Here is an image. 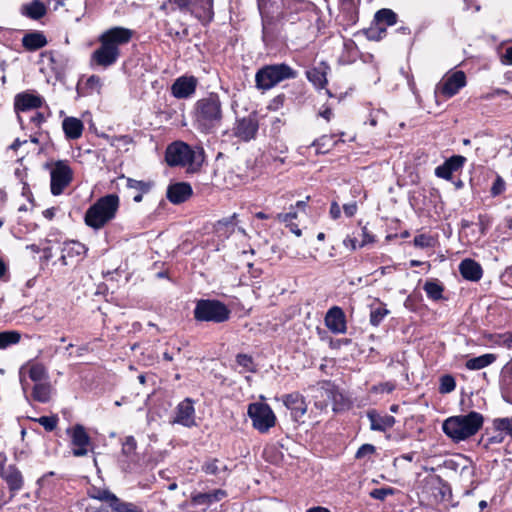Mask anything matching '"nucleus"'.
<instances>
[{
  "label": "nucleus",
  "instance_id": "1",
  "mask_svg": "<svg viewBox=\"0 0 512 512\" xmlns=\"http://www.w3.org/2000/svg\"><path fill=\"white\" fill-rule=\"evenodd\" d=\"M195 124L201 133L215 132L223 118L222 103L217 93H210L195 103Z\"/></svg>",
  "mask_w": 512,
  "mask_h": 512
},
{
  "label": "nucleus",
  "instance_id": "2",
  "mask_svg": "<svg viewBox=\"0 0 512 512\" xmlns=\"http://www.w3.org/2000/svg\"><path fill=\"white\" fill-rule=\"evenodd\" d=\"M483 416L475 411L466 415L451 416L442 424V430L450 439L458 443L475 435L483 425Z\"/></svg>",
  "mask_w": 512,
  "mask_h": 512
},
{
  "label": "nucleus",
  "instance_id": "3",
  "mask_svg": "<svg viewBox=\"0 0 512 512\" xmlns=\"http://www.w3.org/2000/svg\"><path fill=\"white\" fill-rule=\"evenodd\" d=\"M118 207L119 197L116 194L99 198L87 209L84 217L85 224L96 230L101 229L115 217Z\"/></svg>",
  "mask_w": 512,
  "mask_h": 512
},
{
  "label": "nucleus",
  "instance_id": "4",
  "mask_svg": "<svg viewBox=\"0 0 512 512\" xmlns=\"http://www.w3.org/2000/svg\"><path fill=\"white\" fill-rule=\"evenodd\" d=\"M297 72L288 64L265 65L255 74V86L259 90H270L280 82L294 79Z\"/></svg>",
  "mask_w": 512,
  "mask_h": 512
},
{
  "label": "nucleus",
  "instance_id": "5",
  "mask_svg": "<svg viewBox=\"0 0 512 512\" xmlns=\"http://www.w3.org/2000/svg\"><path fill=\"white\" fill-rule=\"evenodd\" d=\"M230 310L219 300L200 299L194 309V318L201 322L223 323L230 318Z\"/></svg>",
  "mask_w": 512,
  "mask_h": 512
},
{
  "label": "nucleus",
  "instance_id": "6",
  "mask_svg": "<svg viewBox=\"0 0 512 512\" xmlns=\"http://www.w3.org/2000/svg\"><path fill=\"white\" fill-rule=\"evenodd\" d=\"M214 0H169L175 8L183 13H189L201 23L208 24L214 18Z\"/></svg>",
  "mask_w": 512,
  "mask_h": 512
},
{
  "label": "nucleus",
  "instance_id": "7",
  "mask_svg": "<svg viewBox=\"0 0 512 512\" xmlns=\"http://www.w3.org/2000/svg\"><path fill=\"white\" fill-rule=\"evenodd\" d=\"M200 156V153L197 155L188 144L181 141L170 144L165 153L166 162L171 167L192 165Z\"/></svg>",
  "mask_w": 512,
  "mask_h": 512
},
{
  "label": "nucleus",
  "instance_id": "8",
  "mask_svg": "<svg viewBox=\"0 0 512 512\" xmlns=\"http://www.w3.org/2000/svg\"><path fill=\"white\" fill-rule=\"evenodd\" d=\"M51 177V193L58 196L63 193L64 189L71 183L73 179V171L68 161L58 160L50 164Z\"/></svg>",
  "mask_w": 512,
  "mask_h": 512
},
{
  "label": "nucleus",
  "instance_id": "9",
  "mask_svg": "<svg viewBox=\"0 0 512 512\" xmlns=\"http://www.w3.org/2000/svg\"><path fill=\"white\" fill-rule=\"evenodd\" d=\"M247 413L252 420L253 427L261 433L267 432L275 425L276 416L268 404L251 403Z\"/></svg>",
  "mask_w": 512,
  "mask_h": 512
},
{
  "label": "nucleus",
  "instance_id": "10",
  "mask_svg": "<svg viewBox=\"0 0 512 512\" xmlns=\"http://www.w3.org/2000/svg\"><path fill=\"white\" fill-rule=\"evenodd\" d=\"M66 432L71 438V444L73 446L72 454L75 457L86 456L89 452L91 439L84 426L76 424L73 427L68 428Z\"/></svg>",
  "mask_w": 512,
  "mask_h": 512
},
{
  "label": "nucleus",
  "instance_id": "11",
  "mask_svg": "<svg viewBox=\"0 0 512 512\" xmlns=\"http://www.w3.org/2000/svg\"><path fill=\"white\" fill-rule=\"evenodd\" d=\"M99 43L100 46L91 54L90 66L106 69L117 62L120 57V49L109 47L103 42Z\"/></svg>",
  "mask_w": 512,
  "mask_h": 512
},
{
  "label": "nucleus",
  "instance_id": "12",
  "mask_svg": "<svg viewBox=\"0 0 512 512\" xmlns=\"http://www.w3.org/2000/svg\"><path fill=\"white\" fill-rule=\"evenodd\" d=\"M466 85V76L463 71H456L443 78L436 86L435 94H442L446 98L456 95Z\"/></svg>",
  "mask_w": 512,
  "mask_h": 512
},
{
  "label": "nucleus",
  "instance_id": "13",
  "mask_svg": "<svg viewBox=\"0 0 512 512\" xmlns=\"http://www.w3.org/2000/svg\"><path fill=\"white\" fill-rule=\"evenodd\" d=\"M133 30L115 26L104 31L98 38L99 42H103L109 47L119 49L120 45L129 43L133 37Z\"/></svg>",
  "mask_w": 512,
  "mask_h": 512
},
{
  "label": "nucleus",
  "instance_id": "14",
  "mask_svg": "<svg viewBox=\"0 0 512 512\" xmlns=\"http://www.w3.org/2000/svg\"><path fill=\"white\" fill-rule=\"evenodd\" d=\"M310 389L316 392L313 396L315 398V406L320 409L326 408L332 401L336 402L337 396H339L337 387L327 380L318 382L316 386H311Z\"/></svg>",
  "mask_w": 512,
  "mask_h": 512
},
{
  "label": "nucleus",
  "instance_id": "15",
  "mask_svg": "<svg viewBox=\"0 0 512 512\" xmlns=\"http://www.w3.org/2000/svg\"><path fill=\"white\" fill-rule=\"evenodd\" d=\"M259 124L254 116L237 119L232 129L233 136L241 141L248 142L256 137Z\"/></svg>",
  "mask_w": 512,
  "mask_h": 512
},
{
  "label": "nucleus",
  "instance_id": "16",
  "mask_svg": "<svg viewBox=\"0 0 512 512\" xmlns=\"http://www.w3.org/2000/svg\"><path fill=\"white\" fill-rule=\"evenodd\" d=\"M44 100L41 96L29 93L22 92L15 96L14 99V109L19 114L20 112H26L30 110H35L40 108L43 104ZM20 125H23V119L20 115L17 116Z\"/></svg>",
  "mask_w": 512,
  "mask_h": 512
},
{
  "label": "nucleus",
  "instance_id": "17",
  "mask_svg": "<svg viewBox=\"0 0 512 512\" xmlns=\"http://www.w3.org/2000/svg\"><path fill=\"white\" fill-rule=\"evenodd\" d=\"M282 402L291 411V416L295 421H299L307 412V403L299 392L283 395Z\"/></svg>",
  "mask_w": 512,
  "mask_h": 512
},
{
  "label": "nucleus",
  "instance_id": "18",
  "mask_svg": "<svg viewBox=\"0 0 512 512\" xmlns=\"http://www.w3.org/2000/svg\"><path fill=\"white\" fill-rule=\"evenodd\" d=\"M173 422L188 428L196 424L194 403L190 398L184 399L177 405Z\"/></svg>",
  "mask_w": 512,
  "mask_h": 512
},
{
  "label": "nucleus",
  "instance_id": "19",
  "mask_svg": "<svg viewBox=\"0 0 512 512\" xmlns=\"http://www.w3.org/2000/svg\"><path fill=\"white\" fill-rule=\"evenodd\" d=\"M197 80L193 76L177 78L171 86V93L177 99H186L196 91Z\"/></svg>",
  "mask_w": 512,
  "mask_h": 512
},
{
  "label": "nucleus",
  "instance_id": "20",
  "mask_svg": "<svg viewBox=\"0 0 512 512\" xmlns=\"http://www.w3.org/2000/svg\"><path fill=\"white\" fill-rule=\"evenodd\" d=\"M325 325L332 333L344 334L347 326L343 310L338 306L330 308L325 316Z\"/></svg>",
  "mask_w": 512,
  "mask_h": 512
},
{
  "label": "nucleus",
  "instance_id": "21",
  "mask_svg": "<svg viewBox=\"0 0 512 512\" xmlns=\"http://www.w3.org/2000/svg\"><path fill=\"white\" fill-rule=\"evenodd\" d=\"M465 162L466 158L464 156L454 155L448 158L442 165L435 168V175L438 178L450 180L452 174L462 168Z\"/></svg>",
  "mask_w": 512,
  "mask_h": 512
},
{
  "label": "nucleus",
  "instance_id": "22",
  "mask_svg": "<svg viewBox=\"0 0 512 512\" xmlns=\"http://www.w3.org/2000/svg\"><path fill=\"white\" fill-rule=\"evenodd\" d=\"M167 198L173 204L185 202L192 195V188L186 182H178L168 186Z\"/></svg>",
  "mask_w": 512,
  "mask_h": 512
},
{
  "label": "nucleus",
  "instance_id": "23",
  "mask_svg": "<svg viewBox=\"0 0 512 512\" xmlns=\"http://www.w3.org/2000/svg\"><path fill=\"white\" fill-rule=\"evenodd\" d=\"M0 476L5 480L11 492L16 493L23 488L22 473L15 465H9L0 471Z\"/></svg>",
  "mask_w": 512,
  "mask_h": 512
},
{
  "label": "nucleus",
  "instance_id": "24",
  "mask_svg": "<svg viewBox=\"0 0 512 512\" xmlns=\"http://www.w3.org/2000/svg\"><path fill=\"white\" fill-rule=\"evenodd\" d=\"M461 276L472 282H477L482 278L483 270L481 265L473 259L466 258L459 264Z\"/></svg>",
  "mask_w": 512,
  "mask_h": 512
},
{
  "label": "nucleus",
  "instance_id": "25",
  "mask_svg": "<svg viewBox=\"0 0 512 512\" xmlns=\"http://www.w3.org/2000/svg\"><path fill=\"white\" fill-rule=\"evenodd\" d=\"M121 179L125 180L126 188L131 192L133 201L136 203L141 202L143 195L148 193L151 189V183L149 182L139 181L125 176H122Z\"/></svg>",
  "mask_w": 512,
  "mask_h": 512
},
{
  "label": "nucleus",
  "instance_id": "26",
  "mask_svg": "<svg viewBox=\"0 0 512 512\" xmlns=\"http://www.w3.org/2000/svg\"><path fill=\"white\" fill-rule=\"evenodd\" d=\"M201 470L207 475H213L217 477L219 480H224L228 475L227 465L217 458L207 459L202 464Z\"/></svg>",
  "mask_w": 512,
  "mask_h": 512
},
{
  "label": "nucleus",
  "instance_id": "27",
  "mask_svg": "<svg viewBox=\"0 0 512 512\" xmlns=\"http://www.w3.org/2000/svg\"><path fill=\"white\" fill-rule=\"evenodd\" d=\"M370 420V428L373 431L384 432L394 426L396 420L391 415H380L376 411H369L367 414Z\"/></svg>",
  "mask_w": 512,
  "mask_h": 512
},
{
  "label": "nucleus",
  "instance_id": "28",
  "mask_svg": "<svg viewBox=\"0 0 512 512\" xmlns=\"http://www.w3.org/2000/svg\"><path fill=\"white\" fill-rule=\"evenodd\" d=\"M87 249L84 244L78 241H68L63 244L60 261L62 265H68L69 259L84 255Z\"/></svg>",
  "mask_w": 512,
  "mask_h": 512
},
{
  "label": "nucleus",
  "instance_id": "29",
  "mask_svg": "<svg viewBox=\"0 0 512 512\" xmlns=\"http://www.w3.org/2000/svg\"><path fill=\"white\" fill-rule=\"evenodd\" d=\"M62 128L67 139L76 140L82 136L84 124L76 117H66L62 121Z\"/></svg>",
  "mask_w": 512,
  "mask_h": 512
},
{
  "label": "nucleus",
  "instance_id": "30",
  "mask_svg": "<svg viewBox=\"0 0 512 512\" xmlns=\"http://www.w3.org/2000/svg\"><path fill=\"white\" fill-rule=\"evenodd\" d=\"M46 44V36L40 31L26 33L22 38V45L28 51H36L46 46Z\"/></svg>",
  "mask_w": 512,
  "mask_h": 512
},
{
  "label": "nucleus",
  "instance_id": "31",
  "mask_svg": "<svg viewBox=\"0 0 512 512\" xmlns=\"http://www.w3.org/2000/svg\"><path fill=\"white\" fill-rule=\"evenodd\" d=\"M227 493L225 490L216 489L212 492L197 493L192 495V502L195 505H210L225 498Z\"/></svg>",
  "mask_w": 512,
  "mask_h": 512
},
{
  "label": "nucleus",
  "instance_id": "32",
  "mask_svg": "<svg viewBox=\"0 0 512 512\" xmlns=\"http://www.w3.org/2000/svg\"><path fill=\"white\" fill-rule=\"evenodd\" d=\"M25 368H28L29 378L33 382L39 383V382L48 381V378H49L48 371L42 363L29 362L26 366L21 368L20 374H22V371Z\"/></svg>",
  "mask_w": 512,
  "mask_h": 512
},
{
  "label": "nucleus",
  "instance_id": "33",
  "mask_svg": "<svg viewBox=\"0 0 512 512\" xmlns=\"http://www.w3.org/2000/svg\"><path fill=\"white\" fill-rule=\"evenodd\" d=\"M47 8L40 0H33L22 6V13L30 19L38 20L45 16Z\"/></svg>",
  "mask_w": 512,
  "mask_h": 512
},
{
  "label": "nucleus",
  "instance_id": "34",
  "mask_svg": "<svg viewBox=\"0 0 512 512\" xmlns=\"http://www.w3.org/2000/svg\"><path fill=\"white\" fill-rule=\"evenodd\" d=\"M52 386L48 381L35 383L32 391L33 400L47 403L51 398Z\"/></svg>",
  "mask_w": 512,
  "mask_h": 512
},
{
  "label": "nucleus",
  "instance_id": "35",
  "mask_svg": "<svg viewBox=\"0 0 512 512\" xmlns=\"http://www.w3.org/2000/svg\"><path fill=\"white\" fill-rule=\"evenodd\" d=\"M495 360V354L487 353L467 360L465 363V367L468 370H480L491 365L492 363L495 362Z\"/></svg>",
  "mask_w": 512,
  "mask_h": 512
},
{
  "label": "nucleus",
  "instance_id": "36",
  "mask_svg": "<svg viewBox=\"0 0 512 512\" xmlns=\"http://www.w3.org/2000/svg\"><path fill=\"white\" fill-rule=\"evenodd\" d=\"M429 299L438 301L443 298V286L436 281H427L423 287Z\"/></svg>",
  "mask_w": 512,
  "mask_h": 512
},
{
  "label": "nucleus",
  "instance_id": "37",
  "mask_svg": "<svg viewBox=\"0 0 512 512\" xmlns=\"http://www.w3.org/2000/svg\"><path fill=\"white\" fill-rule=\"evenodd\" d=\"M307 78L317 88H323L327 84L326 72L321 68H313L307 72Z\"/></svg>",
  "mask_w": 512,
  "mask_h": 512
},
{
  "label": "nucleus",
  "instance_id": "38",
  "mask_svg": "<svg viewBox=\"0 0 512 512\" xmlns=\"http://www.w3.org/2000/svg\"><path fill=\"white\" fill-rule=\"evenodd\" d=\"M21 339V334L18 331H3L0 332V349L17 344Z\"/></svg>",
  "mask_w": 512,
  "mask_h": 512
},
{
  "label": "nucleus",
  "instance_id": "39",
  "mask_svg": "<svg viewBox=\"0 0 512 512\" xmlns=\"http://www.w3.org/2000/svg\"><path fill=\"white\" fill-rule=\"evenodd\" d=\"M375 20L378 23H385L388 26H393L397 23V14L391 9H380L375 14Z\"/></svg>",
  "mask_w": 512,
  "mask_h": 512
},
{
  "label": "nucleus",
  "instance_id": "40",
  "mask_svg": "<svg viewBox=\"0 0 512 512\" xmlns=\"http://www.w3.org/2000/svg\"><path fill=\"white\" fill-rule=\"evenodd\" d=\"M102 80L97 75H91L87 78L86 82L84 83L83 89H85V93L88 95L91 94H100L102 89Z\"/></svg>",
  "mask_w": 512,
  "mask_h": 512
},
{
  "label": "nucleus",
  "instance_id": "41",
  "mask_svg": "<svg viewBox=\"0 0 512 512\" xmlns=\"http://www.w3.org/2000/svg\"><path fill=\"white\" fill-rule=\"evenodd\" d=\"M236 363L242 368L240 372L255 373L257 371L253 358L248 354H237Z\"/></svg>",
  "mask_w": 512,
  "mask_h": 512
},
{
  "label": "nucleus",
  "instance_id": "42",
  "mask_svg": "<svg viewBox=\"0 0 512 512\" xmlns=\"http://www.w3.org/2000/svg\"><path fill=\"white\" fill-rule=\"evenodd\" d=\"M335 144L333 137L324 135L318 139H316L312 146L316 148L317 154H323L329 151V149Z\"/></svg>",
  "mask_w": 512,
  "mask_h": 512
},
{
  "label": "nucleus",
  "instance_id": "43",
  "mask_svg": "<svg viewBox=\"0 0 512 512\" xmlns=\"http://www.w3.org/2000/svg\"><path fill=\"white\" fill-rule=\"evenodd\" d=\"M492 426L494 430L505 431V434L512 437V416L495 418L492 422Z\"/></svg>",
  "mask_w": 512,
  "mask_h": 512
},
{
  "label": "nucleus",
  "instance_id": "44",
  "mask_svg": "<svg viewBox=\"0 0 512 512\" xmlns=\"http://www.w3.org/2000/svg\"><path fill=\"white\" fill-rule=\"evenodd\" d=\"M388 314L389 310L386 309L384 305L372 308L370 312V324L378 326Z\"/></svg>",
  "mask_w": 512,
  "mask_h": 512
},
{
  "label": "nucleus",
  "instance_id": "45",
  "mask_svg": "<svg viewBox=\"0 0 512 512\" xmlns=\"http://www.w3.org/2000/svg\"><path fill=\"white\" fill-rule=\"evenodd\" d=\"M463 461L465 462V464L461 465L458 462L450 460V461L446 462V466L450 469H454L455 471H457L458 467L461 466V469L459 472L460 476H462V477L472 476L474 473V468L470 464H467L466 459H463Z\"/></svg>",
  "mask_w": 512,
  "mask_h": 512
},
{
  "label": "nucleus",
  "instance_id": "46",
  "mask_svg": "<svg viewBox=\"0 0 512 512\" xmlns=\"http://www.w3.org/2000/svg\"><path fill=\"white\" fill-rule=\"evenodd\" d=\"M456 387L455 379L451 375H443L440 378L439 391L446 394L452 392Z\"/></svg>",
  "mask_w": 512,
  "mask_h": 512
},
{
  "label": "nucleus",
  "instance_id": "47",
  "mask_svg": "<svg viewBox=\"0 0 512 512\" xmlns=\"http://www.w3.org/2000/svg\"><path fill=\"white\" fill-rule=\"evenodd\" d=\"M39 424L43 426L46 431H53L57 427V416H42L38 420Z\"/></svg>",
  "mask_w": 512,
  "mask_h": 512
},
{
  "label": "nucleus",
  "instance_id": "48",
  "mask_svg": "<svg viewBox=\"0 0 512 512\" xmlns=\"http://www.w3.org/2000/svg\"><path fill=\"white\" fill-rule=\"evenodd\" d=\"M111 509L115 512H137L134 504L123 502L120 499L112 504Z\"/></svg>",
  "mask_w": 512,
  "mask_h": 512
},
{
  "label": "nucleus",
  "instance_id": "49",
  "mask_svg": "<svg viewBox=\"0 0 512 512\" xmlns=\"http://www.w3.org/2000/svg\"><path fill=\"white\" fill-rule=\"evenodd\" d=\"M394 489L393 488H377L370 492V496L373 499L383 501L386 499L387 496L393 495Z\"/></svg>",
  "mask_w": 512,
  "mask_h": 512
},
{
  "label": "nucleus",
  "instance_id": "50",
  "mask_svg": "<svg viewBox=\"0 0 512 512\" xmlns=\"http://www.w3.org/2000/svg\"><path fill=\"white\" fill-rule=\"evenodd\" d=\"M94 498L101 500V501L108 502L109 506L111 508H112V504L114 502L118 501V499H119L115 494H113L112 492H110L108 490L98 491L97 495H95Z\"/></svg>",
  "mask_w": 512,
  "mask_h": 512
},
{
  "label": "nucleus",
  "instance_id": "51",
  "mask_svg": "<svg viewBox=\"0 0 512 512\" xmlns=\"http://www.w3.org/2000/svg\"><path fill=\"white\" fill-rule=\"evenodd\" d=\"M276 218L279 222L285 223L287 226L288 224L293 223V220L297 218V212L294 211V207L291 206V210L289 212L279 213Z\"/></svg>",
  "mask_w": 512,
  "mask_h": 512
},
{
  "label": "nucleus",
  "instance_id": "52",
  "mask_svg": "<svg viewBox=\"0 0 512 512\" xmlns=\"http://www.w3.org/2000/svg\"><path fill=\"white\" fill-rule=\"evenodd\" d=\"M374 452H375V447L372 444H363L357 450L355 457L357 459H362L367 455L373 454Z\"/></svg>",
  "mask_w": 512,
  "mask_h": 512
},
{
  "label": "nucleus",
  "instance_id": "53",
  "mask_svg": "<svg viewBox=\"0 0 512 512\" xmlns=\"http://www.w3.org/2000/svg\"><path fill=\"white\" fill-rule=\"evenodd\" d=\"M505 190V182L501 177H497L491 187V194L493 196L500 195Z\"/></svg>",
  "mask_w": 512,
  "mask_h": 512
},
{
  "label": "nucleus",
  "instance_id": "54",
  "mask_svg": "<svg viewBox=\"0 0 512 512\" xmlns=\"http://www.w3.org/2000/svg\"><path fill=\"white\" fill-rule=\"evenodd\" d=\"M495 432V435L488 437V444H500L504 441L505 436L507 435L505 434V431L495 430Z\"/></svg>",
  "mask_w": 512,
  "mask_h": 512
},
{
  "label": "nucleus",
  "instance_id": "55",
  "mask_svg": "<svg viewBox=\"0 0 512 512\" xmlns=\"http://www.w3.org/2000/svg\"><path fill=\"white\" fill-rule=\"evenodd\" d=\"M500 344L508 349H512V333H504L499 336Z\"/></svg>",
  "mask_w": 512,
  "mask_h": 512
},
{
  "label": "nucleus",
  "instance_id": "56",
  "mask_svg": "<svg viewBox=\"0 0 512 512\" xmlns=\"http://www.w3.org/2000/svg\"><path fill=\"white\" fill-rule=\"evenodd\" d=\"M45 121V117L44 115L41 113V112H34V115L31 116L30 118V122L35 126V127H40L42 125V123H44Z\"/></svg>",
  "mask_w": 512,
  "mask_h": 512
},
{
  "label": "nucleus",
  "instance_id": "57",
  "mask_svg": "<svg viewBox=\"0 0 512 512\" xmlns=\"http://www.w3.org/2000/svg\"><path fill=\"white\" fill-rule=\"evenodd\" d=\"M344 213L347 217H352L357 212V204L356 202H351L344 204L343 206Z\"/></svg>",
  "mask_w": 512,
  "mask_h": 512
},
{
  "label": "nucleus",
  "instance_id": "58",
  "mask_svg": "<svg viewBox=\"0 0 512 512\" xmlns=\"http://www.w3.org/2000/svg\"><path fill=\"white\" fill-rule=\"evenodd\" d=\"M374 242V237L369 234L366 227L362 228V241L360 242L359 246L363 247L366 244Z\"/></svg>",
  "mask_w": 512,
  "mask_h": 512
},
{
  "label": "nucleus",
  "instance_id": "59",
  "mask_svg": "<svg viewBox=\"0 0 512 512\" xmlns=\"http://www.w3.org/2000/svg\"><path fill=\"white\" fill-rule=\"evenodd\" d=\"M132 141V139L128 135H122V136H114L110 140V144L112 146L116 145V142H123L124 144H129Z\"/></svg>",
  "mask_w": 512,
  "mask_h": 512
},
{
  "label": "nucleus",
  "instance_id": "60",
  "mask_svg": "<svg viewBox=\"0 0 512 512\" xmlns=\"http://www.w3.org/2000/svg\"><path fill=\"white\" fill-rule=\"evenodd\" d=\"M329 213L333 219H338L341 214L340 206L336 202H332Z\"/></svg>",
  "mask_w": 512,
  "mask_h": 512
},
{
  "label": "nucleus",
  "instance_id": "61",
  "mask_svg": "<svg viewBox=\"0 0 512 512\" xmlns=\"http://www.w3.org/2000/svg\"><path fill=\"white\" fill-rule=\"evenodd\" d=\"M235 218H236V214H233L229 218L219 220L217 222V230H219L220 227H222V226H225V227L232 226L233 225V221H234Z\"/></svg>",
  "mask_w": 512,
  "mask_h": 512
},
{
  "label": "nucleus",
  "instance_id": "62",
  "mask_svg": "<svg viewBox=\"0 0 512 512\" xmlns=\"http://www.w3.org/2000/svg\"><path fill=\"white\" fill-rule=\"evenodd\" d=\"M414 244L419 247L428 246V238L425 235H418L414 238Z\"/></svg>",
  "mask_w": 512,
  "mask_h": 512
},
{
  "label": "nucleus",
  "instance_id": "63",
  "mask_svg": "<svg viewBox=\"0 0 512 512\" xmlns=\"http://www.w3.org/2000/svg\"><path fill=\"white\" fill-rule=\"evenodd\" d=\"M319 115L329 121L333 116V112L329 107H326L324 110L320 111Z\"/></svg>",
  "mask_w": 512,
  "mask_h": 512
},
{
  "label": "nucleus",
  "instance_id": "64",
  "mask_svg": "<svg viewBox=\"0 0 512 512\" xmlns=\"http://www.w3.org/2000/svg\"><path fill=\"white\" fill-rule=\"evenodd\" d=\"M506 61L508 64L512 65V46L508 47L506 50H505V55H504Z\"/></svg>",
  "mask_w": 512,
  "mask_h": 512
}]
</instances>
